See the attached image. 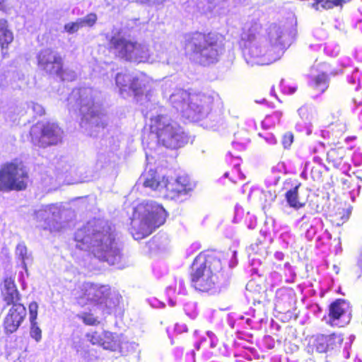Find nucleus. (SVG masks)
<instances>
[{
  "instance_id": "nucleus-1",
  "label": "nucleus",
  "mask_w": 362,
  "mask_h": 362,
  "mask_svg": "<svg viewBox=\"0 0 362 362\" xmlns=\"http://www.w3.org/2000/svg\"><path fill=\"white\" fill-rule=\"evenodd\" d=\"M116 238L115 227L99 219L89 221L74 235L76 248L87 251L109 264H115L122 259V250Z\"/></svg>"
},
{
  "instance_id": "nucleus-2",
  "label": "nucleus",
  "mask_w": 362,
  "mask_h": 362,
  "mask_svg": "<svg viewBox=\"0 0 362 362\" xmlns=\"http://www.w3.org/2000/svg\"><path fill=\"white\" fill-rule=\"evenodd\" d=\"M96 91L90 88L74 89L67 98L70 109H78L82 117L81 126L90 136H95L99 129H103L107 124V117L104 114L93 96Z\"/></svg>"
},
{
  "instance_id": "nucleus-3",
  "label": "nucleus",
  "mask_w": 362,
  "mask_h": 362,
  "mask_svg": "<svg viewBox=\"0 0 362 362\" xmlns=\"http://www.w3.org/2000/svg\"><path fill=\"white\" fill-rule=\"evenodd\" d=\"M192 284L195 289L209 292L227 286L228 276L222 271L220 259L204 255L197 256L192 264Z\"/></svg>"
},
{
  "instance_id": "nucleus-4",
  "label": "nucleus",
  "mask_w": 362,
  "mask_h": 362,
  "mask_svg": "<svg viewBox=\"0 0 362 362\" xmlns=\"http://www.w3.org/2000/svg\"><path fill=\"white\" fill-rule=\"evenodd\" d=\"M169 103L182 117L191 122H197L209 114L213 98L206 94L191 93L179 88L170 94Z\"/></svg>"
},
{
  "instance_id": "nucleus-5",
  "label": "nucleus",
  "mask_w": 362,
  "mask_h": 362,
  "mask_svg": "<svg viewBox=\"0 0 362 362\" xmlns=\"http://www.w3.org/2000/svg\"><path fill=\"white\" fill-rule=\"evenodd\" d=\"M167 213L162 206L153 201L143 202L134 211L131 229L134 239H142L163 225Z\"/></svg>"
},
{
  "instance_id": "nucleus-6",
  "label": "nucleus",
  "mask_w": 362,
  "mask_h": 362,
  "mask_svg": "<svg viewBox=\"0 0 362 362\" xmlns=\"http://www.w3.org/2000/svg\"><path fill=\"white\" fill-rule=\"evenodd\" d=\"M109 45L116 57L127 62L152 64L163 59V53L154 54L147 43L132 40L119 34L110 38Z\"/></svg>"
},
{
  "instance_id": "nucleus-7",
  "label": "nucleus",
  "mask_w": 362,
  "mask_h": 362,
  "mask_svg": "<svg viewBox=\"0 0 362 362\" xmlns=\"http://www.w3.org/2000/svg\"><path fill=\"white\" fill-rule=\"evenodd\" d=\"M185 48L190 57L203 66L217 62L224 52L222 41L211 33H194L187 40Z\"/></svg>"
},
{
  "instance_id": "nucleus-8",
  "label": "nucleus",
  "mask_w": 362,
  "mask_h": 362,
  "mask_svg": "<svg viewBox=\"0 0 362 362\" xmlns=\"http://www.w3.org/2000/svg\"><path fill=\"white\" fill-rule=\"evenodd\" d=\"M146 117L150 119V136L157 142L169 148L182 146L187 141L181 127L167 115L158 114L156 116L147 111Z\"/></svg>"
},
{
  "instance_id": "nucleus-9",
  "label": "nucleus",
  "mask_w": 362,
  "mask_h": 362,
  "mask_svg": "<svg viewBox=\"0 0 362 362\" xmlns=\"http://www.w3.org/2000/svg\"><path fill=\"white\" fill-rule=\"evenodd\" d=\"M140 180L145 187L157 191L160 196L175 199L181 194H186L192 189L189 177L187 175L179 176L176 179L165 178L156 170L150 169L145 172Z\"/></svg>"
},
{
  "instance_id": "nucleus-10",
  "label": "nucleus",
  "mask_w": 362,
  "mask_h": 362,
  "mask_svg": "<svg viewBox=\"0 0 362 362\" xmlns=\"http://www.w3.org/2000/svg\"><path fill=\"white\" fill-rule=\"evenodd\" d=\"M74 295L81 305L91 303L111 310L118 303L117 298L115 300L110 298V288L106 285L84 282L74 291Z\"/></svg>"
},
{
  "instance_id": "nucleus-11",
  "label": "nucleus",
  "mask_w": 362,
  "mask_h": 362,
  "mask_svg": "<svg viewBox=\"0 0 362 362\" xmlns=\"http://www.w3.org/2000/svg\"><path fill=\"white\" fill-rule=\"evenodd\" d=\"M64 132L54 122H37L30 130L32 144L40 148L57 145L62 141Z\"/></svg>"
},
{
  "instance_id": "nucleus-12",
  "label": "nucleus",
  "mask_w": 362,
  "mask_h": 362,
  "mask_svg": "<svg viewBox=\"0 0 362 362\" xmlns=\"http://www.w3.org/2000/svg\"><path fill=\"white\" fill-rule=\"evenodd\" d=\"M27 180V172L22 164L8 163L0 170V191L24 189Z\"/></svg>"
},
{
  "instance_id": "nucleus-13",
  "label": "nucleus",
  "mask_w": 362,
  "mask_h": 362,
  "mask_svg": "<svg viewBox=\"0 0 362 362\" xmlns=\"http://www.w3.org/2000/svg\"><path fill=\"white\" fill-rule=\"evenodd\" d=\"M37 64L40 69L49 74L59 76L63 80H74L76 74L71 71L66 74L62 71V59L60 54L51 49L41 50L37 55Z\"/></svg>"
},
{
  "instance_id": "nucleus-14",
  "label": "nucleus",
  "mask_w": 362,
  "mask_h": 362,
  "mask_svg": "<svg viewBox=\"0 0 362 362\" xmlns=\"http://www.w3.org/2000/svg\"><path fill=\"white\" fill-rule=\"evenodd\" d=\"M64 212L56 204L41 206L35 212L37 226L51 232L59 231L64 227L62 216Z\"/></svg>"
},
{
  "instance_id": "nucleus-15",
  "label": "nucleus",
  "mask_w": 362,
  "mask_h": 362,
  "mask_svg": "<svg viewBox=\"0 0 362 362\" xmlns=\"http://www.w3.org/2000/svg\"><path fill=\"white\" fill-rule=\"evenodd\" d=\"M242 40H245L243 49V56L247 64L253 66L255 64H263L264 62L261 57L267 53L263 49L259 42L256 41V35L254 33H243Z\"/></svg>"
},
{
  "instance_id": "nucleus-16",
  "label": "nucleus",
  "mask_w": 362,
  "mask_h": 362,
  "mask_svg": "<svg viewBox=\"0 0 362 362\" xmlns=\"http://www.w3.org/2000/svg\"><path fill=\"white\" fill-rule=\"evenodd\" d=\"M26 315V308L23 304H13L4 320L6 333L12 334L16 332L24 321Z\"/></svg>"
},
{
  "instance_id": "nucleus-17",
  "label": "nucleus",
  "mask_w": 362,
  "mask_h": 362,
  "mask_svg": "<svg viewBox=\"0 0 362 362\" xmlns=\"http://www.w3.org/2000/svg\"><path fill=\"white\" fill-rule=\"evenodd\" d=\"M349 303L343 299H337L329 305V322L332 325L343 327L349 321Z\"/></svg>"
},
{
  "instance_id": "nucleus-18",
  "label": "nucleus",
  "mask_w": 362,
  "mask_h": 362,
  "mask_svg": "<svg viewBox=\"0 0 362 362\" xmlns=\"http://www.w3.org/2000/svg\"><path fill=\"white\" fill-rule=\"evenodd\" d=\"M130 92L134 95L135 97H143L144 95L146 107H148L151 92V81L150 78L145 74H141L138 76L133 77L132 81L130 83Z\"/></svg>"
},
{
  "instance_id": "nucleus-19",
  "label": "nucleus",
  "mask_w": 362,
  "mask_h": 362,
  "mask_svg": "<svg viewBox=\"0 0 362 362\" xmlns=\"http://www.w3.org/2000/svg\"><path fill=\"white\" fill-rule=\"evenodd\" d=\"M268 37L271 45L282 51L289 44V34L285 25L272 24L269 28Z\"/></svg>"
},
{
  "instance_id": "nucleus-20",
  "label": "nucleus",
  "mask_w": 362,
  "mask_h": 362,
  "mask_svg": "<svg viewBox=\"0 0 362 362\" xmlns=\"http://www.w3.org/2000/svg\"><path fill=\"white\" fill-rule=\"evenodd\" d=\"M122 337L109 332H105L103 339V347L110 351H119L125 354L129 344L122 340Z\"/></svg>"
},
{
  "instance_id": "nucleus-21",
  "label": "nucleus",
  "mask_w": 362,
  "mask_h": 362,
  "mask_svg": "<svg viewBox=\"0 0 362 362\" xmlns=\"http://www.w3.org/2000/svg\"><path fill=\"white\" fill-rule=\"evenodd\" d=\"M2 295L4 300L7 305L21 304L19 302L21 300V294L16 288L13 279L11 278H6L4 280Z\"/></svg>"
},
{
  "instance_id": "nucleus-22",
  "label": "nucleus",
  "mask_w": 362,
  "mask_h": 362,
  "mask_svg": "<svg viewBox=\"0 0 362 362\" xmlns=\"http://www.w3.org/2000/svg\"><path fill=\"white\" fill-rule=\"evenodd\" d=\"M329 78L327 74L321 73L312 76L309 81L310 86L320 94L325 93L329 87Z\"/></svg>"
},
{
  "instance_id": "nucleus-23",
  "label": "nucleus",
  "mask_w": 362,
  "mask_h": 362,
  "mask_svg": "<svg viewBox=\"0 0 362 362\" xmlns=\"http://www.w3.org/2000/svg\"><path fill=\"white\" fill-rule=\"evenodd\" d=\"M133 77L129 73H118L115 77V83L117 86L119 88L120 94L124 97V93L127 94L131 91L129 86L132 81Z\"/></svg>"
},
{
  "instance_id": "nucleus-24",
  "label": "nucleus",
  "mask_w": 362,
  "mask_h": 362,
  "mask_svg": "<svg viewBox=\"0 0 362 362\" xmlns=\"http://www.w3.org/2000/svg\"><path fill=\"white\" fill-rule=\"evenodd\" d=\"M13 40L12 32L8 29V23L5 19H0V49L7 47Z\"/></svg>"
},
{
  "instance_id": "nucleus-25",
  "label": "nucleus",
  "mask_w": 362,
  "mask_h": 362,
  "mask_svg": "<svg viewBox=\"0 0 362 362\" xmlns=\"http://www.w3.org/2000/svg\"><path fill=\"white\" fill-rule=\"evenodd\" d=\"M300 185L299 184L293 189L287 191L285 194L287 203L291 207L295 209H299L305 206V203L300 202L298 198V188Z\"/></svg>"
},
{
  "instance_id": "nucleus-26",
  "label": "nucleus",
  "mask_w": 362,
  "mask_h": 362,
  "mask_svg": "<svg viewBox=\"0 0 362 362\" xmlns=\"http://www.w3.org/2000/svg\"><path fill=\"white\" fill-rule=\"evenodd\" d=\"M313 223V224L310 223L305 228L300 230L304 233L305 238L308 240H312L316 235L318 230L322 228V223L321 218L315 220Z\"/></svg>"
},
{
  "instance_id": "nucleus-27",
  "label": "nucleus",
  "mask_w": 362,
  "mask_h": 362,
  "mask_svg": "<svg viewBox=\"0 0 362 362\" xmlns=\"http://www.w3.org/2000/svg\"><path fill=\"white\" fill-rule=\"evenodd\" d=\"M320 218L315 213L311 211H306L297 221L296 225L299 230L305 228L308 224L314 223L315 220Z\"/></svg>"
},
{
  "instance_id": "nucleus-28",
  "label": "nucleus",
  "mask_w": 362,
  "mask_h": 362,
  "mask_svg": "<svg viewBox=\"0 0 362 362\" xmlns=\"http://www.w3.org/2000/svg\"><path fill=\"white\" fill-rule=\"evenodd\" d=\"M327 339L328 350H334L340 346L343 341V337L340 334L333 333L332 334L325 335Z\"/></svg>"
},
{
  "instance_id": "nucleus-29",
  "label": "nucleus",
  "mask_w": 362,
  "mask_h": 362,
  "mask_svg": "<svg viewBox=\"0 0 362 362\" xmlns=\"http://www.w3.org/2000/svg\"><path fill=\"white\" fill-rule=\"evenodd\" d=\"M313 346L319 353H325L329 351L327 339L325 334L317 335L313 342Z\"/></svg>"
},
{
  "instance_id": "nucleus-30",
  "label": "nucleus",
  "mask_w": 362,
  "mask_h": 362,
  "mask_svg": "<svg viewBox=\"0 0 362 362\" xmlns=\"http://www.w3.org/2000/svg\"><path fill=\"white\" fill-rule=\"evenodd\" d=\"M16 254L18 259L21 261L22 267L24 269H26L27 262L30 259V257L28 255L26 246L24 244L19 243L16 246Z\"/></svg>"
},
{
  "instance_id": "nucleus-31",
  "label": "nucleus",
  "mask_w": 362,
  "mask_h": 362,
  "mask_svg": "<svg viewBox=\"0 0 362 362\" xmlns=\"http://www.w3.org/2000/svg\"><path fill=\"white\" fill-rule=\"evenodd\" d=\"M298 114L305 121V124H310L314 119V110L308 106H302L298 109Z\"/></svg>"
},
{
  "instance_id": "nucleus-32",
  "label": "nucleus",
  "mask_w": 362,
  "mask_h": 362,
  "mask_svg": "<svg viewBox=\"0 0 362 362\" xmlns=\"http://www.w3.org/2000/svg\"><path fill=\"white\" fill-rule=\"evenodd\" d=\"M97 19V15L94 13H88L83 18H78L82 28L93 26L96 23Z\"/></svg>"
},
{
  "instance_id": "nucleus-33",
  "label": "nucleus",
  "mask_w": 362,
  "mask_h": 362,
  "mask_svg": "<svg viewBox=\"0 0 362 362\" xmlns=\"http://www.w3.org/2000/svg\"><path fill=\"white\" fill-rule=\"evenodd\" d=\"M103 332H93L92 333H88L86 337L93 344L103 346V338L104 335Z\"/></svg>"
},
{
  "instance_id": "nucleus-34",
  "label": "nucleus",
  "mask_w": 362,
  "mask_h": 362,
  "mask_svg": "<svg viewBox=\"0 0 362 362\" xmlns=\"http://www.w3.org/2000/svg\"><path fill=\"white\" fill-rule=\"evenodd\" d=\"M81 28H82V27L78 19L74 22H70L65 24L64 27V31L69 34L76 33Z\"/></svg>"
},
{
  "instance_id": "nucleus-35",
  "label": "nucleus",
  "mask_w": 362,
  "mask_h": 362,
  "mask_svg": "<svg viewBox=\"0 0 362 362\" xmlns=\"http://www.w3.org/2000/svg\"><path fill=\"white\" fill-rule=\"evenodd\" d=\"M342 149L332 148L327 152V158L333 162H337L338 160L342 158Z\"/></svg>"
},
{
  "instance_id": "nucleus-36",
  "label": "nucleus",
  "mask_w": 362,
  "mask_h": 362,
  "mask_svg": "<svg viewBox=\"0 0 362 362\" xmlns=\"http://www.w3.org/2000/svg\"><path fill=\"white\" fill-rule=\"evenodd\" d=\"M56 169L59 173H66L71 169V165L64 158H61L57 163Z\"/></svg>"
},
{
  "instance_id": "nucleus-37",
  "label": "nucleus",
  "mask_w": 362,
  "mask_h": 362,
  "mask_svg": "<svg viewBox=\"0 0 362 362\" xmlns=\"http://www.w3.org/2000/svg\"><path fill=\"white\" fill-rule=\"evenodd\" d=\"M38 305L36 302L33 301L29 305V314L30 323L35 322L37 317Z\"/></svg>"
},
{
  "instance_id": "nucleus-38",
  "label": "nucleus",
  "mask_w": 362,
  "mask_h": 362,
  "mask_svg": "<svg viewBox=\"0 0 362 362\" xmlns=\"http://www.w3.org/2000/svg\"><path fill=\"white\" fill-rule=\"evenodd\" d=\"M31 324L30 336L34 338L37 341L41 339V329L37 326V322L35 321Z\"/></svg>"
},
{
  "instance_id": "nucleus-39",
  "label": "nucleus",
  "mask_w": 362,
  "mask_h": 362,
  "mask_svg": "<svg viewBox=\"0 0 362 362\" xmlns=\"http://www.w3.org/2000/svg\"><path fill=\"white\" fill-rule=\"evenodd\" d=\"M28 108H30L37 115L41 116L45 114V109L40 104L31 102L28 105Z\"/></svg>"
},
{
  "instance_id": "nucleus-40",
  "label": "nucleus",
  "mask_w": 362,
  "mask_h": 362,
  "mask_svg": "<svg viewBox=\"0 0 362 362\" xmlns=\"http://www.w3.org/2000/svg\"><path fill=\"white\" fill-rule=\"evenodd\" d=\"M293 136L291 132L286 133L282 138V144L285 148H288L293 143Z\"/></svg>"
},
{
  "instance_id": "nucleus-41",
  "label": "nucleus",
  "mask_w": 362,
  "mask_h": 362,
  "mask_svg": "<svg viewBox=\"0 0 362 362\" xmlns=\"http://www.w3.org/2000/svg\"><path fill=\"white\" fill-rule=\"evenodd\" d=\"M81 317L83 322L88 325H93L98 322L92 314L84 313Z\"/></svg>"
},
{
  "instance_id": "nucleus-42",
  "label": "nucleus",
  "mask_w": 362,
  "mask_h": 362,
  "mask_svg": "<svg viewBox=\"0 0 362 362\" xmlns=\"http://www.w3.org/2000/svg\"><path fill=\"white\" fill-rule=\"evenodd\" d=\"M175 291H177L178 294H187V290L185 288L184 281L182 279H179V281L176 282Z\"/></svg>"
},
{
  "instance_id": "nucleus-43",
  "label": "nucleus",
  "mask_w": 362,
  "mask_h": 362,
  "mask_svg": "<svg viewBox=\"0 0 362 362\" xmlns=\"http://www.w3.org/2000/svg\"><path fill=\"white\" fill-rule=\"evenodd\" d=\"M141 4H146L149 6H158L163 4L166 0H136Z\"/></svg>"
},
{
  "instance_id": "nucleus-44",
  "label": "nucleus",
  "mask_w": 362,
  "mask_h": 362,
  "mask_svg": "<svg viewBox=\"0 0 362 362\" xmlns=\"http://www.w3.org/2000/svg\"><path fill=\"white\" fill-rule=\"evenodd\" d=\"M264 139L269 144L273 145L276 144V139L272 134L267 133L264 136Z\"/></svg>"
},
{
  "instance_id": "nucleus-45",
  "label": "nucleus",
  "mask_w": 362,
  "mask_h": 362,
  "mask_svg": "<svg viewBox=\"0 0 362 362\" xmlns=\"http://www.w3.org/2000/svg\"><path fill=\"white\" fill-rule=\"evenodd\" d=\"M149 304L151 305V307L153 308H161V307H164L165 304L162 302H160V300L156 299V298H153V299H149L148 300Z\"/></svg>"
},
{
  "instance_id": "nucleus-46",
  "label": "nucleus",
  "mask_w": 362,
  "mask_h": 362,
  "mask_svg": "<svg viewBox=\"0 0 362 362\" xmlns=\"http://www.w3.org/2000/svg\"><path fill=\"white\" fill-rule=\"evenodd\" d=\"M174 330L175 332L180 334L182 332H187V326L184 324H182V325L176 324L174 327Z\"/></svg>"
},
{
  "instance_id": "nucleus-47",
  "label": "nucleus",
  "mask_w": 362,
  "mask_h": 362,
  "mask_svg": "<svg viewBox=\"0 0 362 362\" xmlns=\"http://www.w3.org/2000/svg\"><path fill=\"white\" fill-rule=\"evenodd\" d=\"M186 362H195V354L194 351H190L186 354L185 356Z\"/></svg>"
},
{
  "instance_id": "nucleus-48",
  "label": "nucleus",
  "mask_w": 362,
  "mask_h": 362,
  "mask_svg": "<svg viewBox=\"0 0 362 362\" xmlns=\"http://www.w3.org/2000/svg\"><path fill=\"white\" fill-rule=\"evenodd\" d=\"M274 257L276 259L278 260H283L284 257V255L283 252H275L274 254Z\"/></svg>"
},
{
  "instance_id": "nucleus-49",
  "label": "nucleus",
  "mask_w": 362,
  "mask_h": 362,
  "mask_svg": "<svg viewBox=\"0 0 362 362\" xmlns=\"http://www.w3.org/2000/svg\"><path fill=\"white\" fill-rule=\"evenodd\" d=\"M218 342V339L216 337H214V339H210V346L211 348H214L216 346Z\"/></svg>"
},
{
  "instance_id": "nucleus-50",
  "label": "nucleus",
  "mask_w": 362,
  "mask_h": 362,
  "mask_svg": "<svg viewBox=\"0 0 362 362\" xmlns=\"http://www.w3.org/2000/svg\"><path fill=\"white\" fill-rule=\"evenodd\" d=\"M284 268L288 269L290 275H293V271L291 269V266L290 265V264L288 262H286L284 264Z\"/></svg>"
},
{
  "instance_id": "nucleus-51",
  "label": "nucleus",
  "mask_w": 362,
  "mask_h": 362,
  "mask_svg": "<svg viewBox=\"0 0 362 362\" xmlns=\"http://www.w3.org/2000/svg\"><path fill=\"white\" fill-rule=\"evenodd\" d=\"M296 88H296V86L288 87V92H287V93H288V94H293V93L296 92Z\"/></svg>"
},
{
  "instance_id": "nucleus-52",
  "label": "nucleus",
  "mask_w": 362,
  "mask_h": 362,
  "mask_svg": "<svg viewBox=\"0 0 362 362\" xmlns=\"http://www.w3.org/2000/svg\"><path fill=\"white\" fill-rule=\"evenodd\" d=\"M257 247H258V245L257 244H255V245H251L249 247V250H252V252H257Z\"/></svg>"
},
{
  "instance_id": "nucleus-53",
  "label": "nucleus",
  "mask_w": 362,
  "mask_h": 362,
  "mask_svg": "<svg viewBox=\"0 0 362 362\" xmlns=\"http://www.w3.org/2000/svg\"><path fill=\"white\" fill-rule=\"evenodd\" d=\"M206 334H207V336L209 338V339H214V337H216L215 336V334L212 332H211V331L207 332Z\"/></svg>"
},
{
  "instance_id": "nucleus-54",
  "label": "nucleus",
  "mask_w": 362,
  "mask_h": 362,
  "mask_svg": "<svg viewBox=\"0 0 362 362\" xmlns=\"http://www.w3.org/2000/svg\"><path fill=\"white\" fill-rule=\"evenodd\" d=\"M358 265L360 268L362 269V252L361 253L358 260Z\"/></svg>"
},
{
  "instance_id": "nucleus-55",
  "label": "nucleus",
  "mask_w": 362,
  "mask_h": 362,
  "mask_svg": "<svg viewBox=\"0 0 362 362\" xmlns=\"http://www.w3.org/2000/svg\"><path fill=\"white\" fill-rule=\"evenodd\" d=\"M5 7V0H0V9H3Z\"/></svg>"
},
{
  "instance_id": "nucleus-56",
  "label": "nucleus",
  "mask_w": 362,
  "mask_h": 362,
  "mask_svg": "<svg viewBox=\"0 0 362 362\" xmlns=\"http://www.w3.org/2000/svg\"><path fill=\"white\" fill-rule=\"evenodd\" d=\"M272 275L274 278H276L278 280L279 279V274L277 272H274Z\"/></svg>"
},
{
  "instance_id": "nucleus-57",
  "label": "nucleus",
  "mask_w": 362,
  "mask_h": 362,
  "mask_svg": "<svg viewBox=\"0 0 362 362\" xmlns=\"http://www.w3.org/2000/svg\"><path fill=\"white\" fill-rule=\"evenodd\" d=\"M344 351H346V358H349V351H348V349H347V346H346L344 347Z\"/></svg>"
},
{
  "instance_id": "nucleus-58",
  "label": "nucleus",
  "mask_w": 362,
  "mask_h": 362,
  "mask_svg": "<svg viewBox=\"0 0 362 362\" xmlns=\"http://www.w3.org/2000/svg\"><path fill=\"white\" fill-rule=\"evenodd\" d=\"M169 303H170V305L171 306H175V303H175V301L173 300L172 299H170V300H169Z\"/></svg>"
},
{
  "instance_id": "nucleus-59",
  "label": "nucleus",
  "mask_w": 362,
  "mask_h": 362,
  "mask_svg": "<svg viewBox=\"0 0 362 362\" xmlns=\"http://www.w3.org/2000/svg\"><path fill=\"white\" fill-rule=\"evenodd\" d=\"M158 238V237L155 236V237L153 238V241L156 242Z\"/></svg>"
},
{
  "instance_id": "nucleus-60",
  "label": "nucleus",
  "mask_w": 362,
  "mask_h": 362,
  "mask_svg": "<svg viewBox=\"0 0 362 362\" xmlns=\"http://www.w3.org/2000/svg\"><path fill=\"white\" fill-rule=\"evenodd\" d=\"M170 290H171V288H170V287H168V292L169 293Z\"/></svg>"
},
{
  "instance_id": "nucleus-61",
  "label": "nucleus",
  "mask_w": 362,
  "mask_h": 362,
  "mask_svg": "<svg viewBox=\"0 0 362 362\" xmlns=\"http://www.w3.org/2000/svg\"><path fill=\"white\" fill-rule=\"evenodd\" d=\"M228 173H226L224 174V176H225V177H228Z\"/></svg>"
},
{
  "instance_id": "nucleus-62",
  "label": "nucleus",
  "mask_w": 362,
  "mask_h": 362,
  "mask_svg": "<svg viewBox=\"0 0 362 362\" xmlns=\"http://www.w3.org/2000/svg\"><path fill=\"white\" fill-rule=\"evenodd\" d=\"M360 188H361V186H360V185H358V190L360 189Z\"/></svg>"
}]
</instances>
